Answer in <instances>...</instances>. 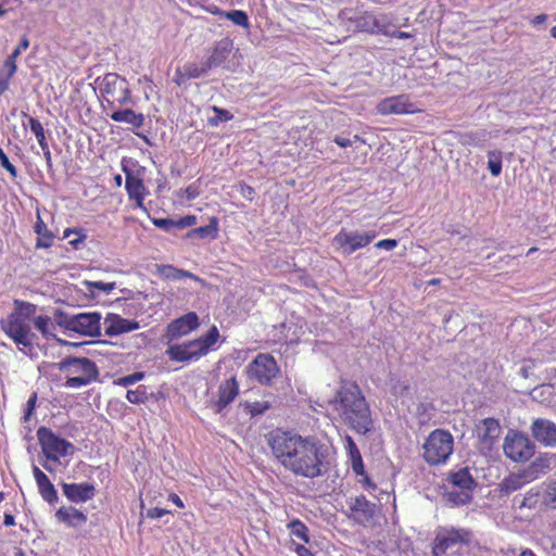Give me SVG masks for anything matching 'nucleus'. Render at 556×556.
I'll return each instance as SVG.
<instances>
[{"label": "nucleus", "mask_w": 556, "mask_h": 556, "mask_svg": "<svg viewBox=\"0 0 556 556\" xmlns=\"http://www.w3.org/2000/svg\"><path fill=\"white\" fill-rule=\"evenodd\" d=\"M33 475L42 500L49 504L56 503L59 500L58 492L48 476L36 465L33 466Z\"/></svg>", "instance_id": "a878e982"}, {"label": "nucleus", "mask_w": 556, "mask_h": 556, "mask_svg": "<svg viewBox=\"0 0 556 556\" xmlns=\"http://www.w3.org/2000/svg\"><path fill=\"white\" fill-rule=\"evenodd\" d=\"M34 231L37 235L35 244L36 249H49L53 245L55 236L51 230L48 229L39 212L37 213Z\"/></svg>", "instance_id": "c756f323"}, {"label": "nucleus", "mask_w": 556, "mask_h": 556, "mask_svg": "<svg viewBox=\"0 0 556 556\" xmlns=\"http://www.w3.org/2000/svg\"><path fill=\"white\" fill-rule=\"evenodd\" d=\"M170 514V510L160 507H153L148 509L147 517L150 519H160L165 515Z\"/></svg>", "instance_id": "052dcab7"}, {"label": "nucleus", "mask_w": 556, "mask_h": 556, "mask_svg": "<svg viewBox=\"0 0 556 556\" xmlns=\"http://www.w3.org/2000/svg\"><path fill=\"white\" fill-rule=\"evenodd\" d=\"M143 378H144V372L136 371L134 374L118 378V380L116 381V384L122 386V387H128V386L139 382Z\"/></svg>", "instance_id": "49530a36"}, {"label": "nucleus", "mask_w": 556, "mask_h": 556, "mask_svg": "<svg viewBox=\"0 0 556 556\" xmlns=\"http://www.w3.org/2000/svg\"><path fill=\"white\" fill-rule=\"evenodd\" d=\"M447 481L460 491H451L447 493L448 501L454 505H465L472 500L471 492L477 486V482L467 467L452 471L447 476Z\"/></svg>", "instance_id": "9b49d317"}, {"label": "nucleus", "mask_w": 556, "mask_h": 556, "mask_svg": "<svg viewBox=\"0 0 556 556\" xmlns=\"http://www.w3.org/2000/svg\"><path fill=\"white\" fill-rule=\"evenodd\" d=\"M274 458L294 477L318 479L331 468L330 446L315 435H302L280 428L266 434Z\"/></svg>", "instance_id": "f257e3e1"}, {"label": "nucleus", "mask_w": 556, "mask_h": 556, "mask_svg": "<svg viewBox=\"0 0 556 556\" xmlns=\"http://www.w3.org/2000/svg\"><path fill=\"white\" fill-rule=\"evenodd\" d=\"M199 7H200L203 11H205V12H207V13L212 14V15H215V16L225 17V13H227L226 11H223V10H222L218 5H216V4H208V5H205V4H201V3H199Z\"/></svg>", "instance_id": "bf43d9fd"}, {"label": "nucleus", "mask_w": 556, "mask_h": 556, "mask_svg": "<svg viewBox=\"0 0 556 556\" xmlns=\"http://www.w3.org/2000/svg\"><path fill=\"white\" fill-rule=\"evenodd\" d=\"M288 528L292 536H295L302 543L308 542V529L302 521L293 520L288 525Z\"/></svg>", "instance_id": "a19ab883"}, {"label": "nucleus", "mask_w": 556, "mask_h": 556, "mask_svg": "<svg viewBox=\"0 0 556 556\" xmlns=\"http://www.w3.org/2000/svg\"><path fill=\"white\" fill-rule=\"evenodd\" d=\"M36 435L47 460L59 463L62 457L71 456L75 452L73 443L59 437L52 429L46 426L39 427Z\"/></svg>", "instance_id": "6e6552de"}, {"label": "nucleus", "mask_w": 556, "mask_h": 556, "mask_svg": "<svg viewBox=\"0 0 556 556\" xmlns=\"http://www.w3.org/2000/svg\"><path fill=\"white\" fill-rule=\"evenodd\" d=\"M72 235L75 237L68 240V244L77 250L86 241L87 235L83 228H66L63 238L68 239Z\"/></svg>", "instance_id": "4c0bfd02"}, {"label": "nucleus", "mask_w": 556, "mask_h": 556, "mask_svg": "<svg viewBox=\"0 0 556 556\" xmlns=\"http://www.w3.org/2000/svg\"><path fill=\"white\" fill-rule=\"evenodd\" d=\"M377 112L382 116L405 115L420 112L409 99L408 94L391 96L382 99L377 104Z\"/></svg>", "instance_id": "2eb2a0df"}, {"label": "nucleus", "mask_w": 556, "mask_h": 556, "mask_svg": "<svg viewBox=\"0 0 556 556\" xmlns=\"http://www.w3.org/2000/svg\"><path fill=\"white\" fill-rule=\"evenodd\" d=\"M245 372L250 379L256 380L260 384L271 386L280 374V368L273 355L260 353L247 366Z\"/></svg>", "instance_id": "9d476101"}, {"label": "nucleus", "mask_w": 556, "mask_h": 556, "mask_svg": "<svg viewBox=\"0 0 556 556\" xmlns=\"http://www.w3.org/2000/svg\"><path fill=\"white\" fill-rule=\"evenodd\" d=\"M212 110L215 113V116L211 117L208 119V123L212 126H216L220 122H228V121H231L233 118V115L229 111H227L225 109H222V108H218V106H213Z\"/></svg>", "instance_id": "c03bdc74"}, {"label": "nucleus", "mask_w": 556, "mask_h": 556, "mask_svg": "<svg viewBox=\"0 0 556 556\" xmlns=\"http://www.w3.org/2000/svg\"><path fill=\"white\" fill-rule=\"evenodd\" d=\"M546 21H547L546 14H539L532 18L531 24L533 26H538V25L544 24Z\"/></svg>", "instance_id": "338daca9"}, {"label": "nucleus", "mask_w": 556, "mask_h": 556, "mask_svg": "<svg viewBox=\"0 0 556 556\" xmlns=\"http://www.w3.org/2000/svg\"><path fill=\"white\" fill-rule=\"evenodd\" d=\"M346 507V516L361 525L369 522L374 517L372 505L365 495L350 497Z\"/></svg>", "instance_id": "a211bd4d"}, {"label": "nucleus", "mask_w": 556, "mask_h": 556, "mask_svg": "<svg viewBox=\"0 0 556 556\" xmlns=\"http://www.w3.org/2000/svg\"><path fill=\"white\" fill-rule=\"evenodd\" d=\"M195 343L192 340L181 344H174L168 346L166 355L170 361L178 363H188L201 358V353L195 349Z\"/></svg>", "instance_id": "5701e85b"}, {"label": "nucleus", "mask_w": 556, "mask_h": 556, "mask_svg": "<svg viewBox=\"0 0 556 556\" xmlns=\"http://www.w3.org/2000/svg\"><path fill=\"white\" fill-rule=\"evenodd\" d=\"M239 394V382L236 376L223 381L217 391V400L214 402V407L217 413H222Z\"/></svg>", "instance_id": "4be33fe9"}, {"label": "nucleus", "mask_w": 556, "mask_h": 556, "mask_svg": "<svg viewBox=\"0 0 556 556\" xmlns=\"http://www.w3.org/2000/svg\"><path fill=\"white\" fill-rule=\"evenodd\" d=\"M105 114L116 123H126L137 129L141 128L144 124V115L131 109L114 108L110 112H105Z\"/></svg>", "instance_id": "bb28decb"}, {"label": "nucleus", "mask_w": 556, "mask_h": 556, "mask_svg": "<svg viewBox=\"0 0 556 556\" xmlns=\"http://www.w3.org/2000/svg\"><path fill=\"white\" fill-rule=\"evenodd\" d=\"M60 370L66 372L64 386L73 389L88 386L99 376L96 363L87 357H66L60 363Z\"/></svg>", "instance_id": "423d86ee"}, {"label": "nucleus", "mask_w": 556, "mask_h": 556, "mask_svg": "<svg viewBox=\"0 0 556 556\" xmlns=\"http://www.w3.org/2000/svg\"><path fill=\"white\" fill-rule=\"evenodd\" d=\"M0 164L10 174L12 178L17 177L16 167L10 162L8 155L5 154L2 148H0Z\"/></svg>", "instance_id": "de8ad7c7"}, {"label": "nucleus", "mask_w": 556, "mask_h": 556, "mask_svg": "<svg viewBox=\"0 0 556 556\" xmlns=\"http://www.w3.org/2000/svg\"><path fill=\"white\" fill-rule=\"evenodd\" d=\"M503 154L500 150H491L488 152V169L493 177H497L502 173Z\"/></svg>", "instance_id": "c9c22d12"}, {"label": "nucleus", "mask_w": 556, "mask_h": 556, "mask_svg": "<svg viewBox=\"0 0 556 556\" xmlns=\"http://www.w3.org/2000/svg\"><path fill=\"white\" fill-rule=\"evenodd\" d=\"M126 173L125 189L129 200H134L137 208H144L143 201L147 195V188L140 177L135 176L124 167Z\"/></svg>", "instance_id": "393cba45"}, {"label": "nucleus", "mask_w": 556, "mask_h": 556, "mask_svg": "<svg viewBox=\"0 0 556 556\" xmlns=\"http://www.w3.org/2000/svg\"><path fill=\"white\" fill-rule=\"evenodd\" d=\"M155 273L161 279L165 281H176L184 278L199 280L194 274L185 269L176 268L173 265H156Z\"/></svg>", "instance_id": "7c9ffc66"}, {"label": "nucleus", "mask_w": 556, "mask_h": 556, "mask_svg": "<svg viewBox=\"0 0 556 556\" xmlns=\"http://www.w3.org/2000/svg\"><path fill=\"white\" fill-rule=\"evenodd\" d=\"M377 237V231L370 230L364 233L357 231H348L342 228L334 237L333 243L336 248L343 254L350 255L356 250L369 245Z\"/></svg>", "instance_id": "f8f14e48"}, {"label": "nucleus", "mask_w": 556, "mask_h": 556, "mask_svg": "<svg viewBox=\"0 0 556 556\" xmlns=\"http://www.w3.org/2000/svg\"><path fill=\"white\" fill-rule=\"evenodd\" d=\"M101 104L104 112L122 108L131 102V90L126 78L116 73H108L99 84Z\"/></svg>", "instance_id": "39448f33"}, {"label": "nucleus", "mask_w": 556, "mask_h": 556, "mask_svg": "<svg viewBox=\"0 0 556 556\" xmlns=\"http://www.w3.org/2000/svg\"><path fill=\"white\" fill-rule=\"evenodd\" d=\"M345 443H346L348 463L350 464L351 469L353 470V472L355 473L356 477H361L359 482L365 488L374 489L375 484L371 482L370 478L366 473L361 451L358 450L353 438L350 435H346Z\"/></svg>", "instance_id": "f3484780"}, {"label": "nucleus", "mask_w": 556, "mask_h": 556, "mask_svg": "<svg viewBox=\"0 0 556 556\" xmlns=\"http://www.w3.org/2000/svg\"><path fill=\"white\" fill-rule=\"evenodd\" d=\"M333 141L336 142V144H338L340 148H348L352 144V141L348 138H343V137H340V136H336L333 138Z\"/></svg>", "instance_id": "0e129e2a"}, {"label": "nucleus", "mask_w": 556, "mask_h": 556, "mask_svg": "<svg viewBox=\"0 0 556 556\" xmlns=\"http://www.w3.org/2000/svg\"><path fill=\"white\" fill-rule=\"evenodd\" d=\"M476 435L479 450L483 453H490L502 435L500 421L493 417L480 420L476 425Z\"/></svg>", "instance_id": "ddd939ff"}, {"label": "nucleus", "mask_w": 556, "mask_h": 556, "mask_svg": "<svg viewBox=\"0 0 556 556\" xmlns=\"http://www.w3.org/2000/svg\"><path fill=\"white\" fill-rule=\"evenodd\" d=\"M3 523H4V526H7V527L14 526V525H15V518H14V516H13L12 514H5V515H4Z\"/></svg>", "instance_id": "774afa93"}, {"label": "nucleus", "mask_w": 556, "mask_h": 556, "mask_svg": "<svg viewBox=\"0 0 556 556\" xmlns=\"http://www.w3.org/2000/svg\"><path fill=\"white\" fill-rule=\"evenodd\" d=\"M481 138L478 132H467L463 136V144L467 146H481L480 144Z\"/></svg>", "instance_id": "13d9d810"}, {"label": "nucleus", "mask_w": 556, "mask_h": 556, "mask_svg": "<svg viewBox=\"0 0 556 556\" xmlns=\"http://www.w3.org/2000/svg\"><path fill=\"white\" fill-rule=\"evenodd\" d=\"M59 522L70 528H79L87 521V516L74 506H62L55 511Z\"/></svg>", "instance_id": "cd10ccee"}, {"label": "nucleus", "mask_w": 556, "mask_h": 556, "mask_svg": "<svg viewBox=\"0 0 556 556\" xmlns=\"http://www.w3.org/2000/svg\"><path fill=\"white\" fill-rule=\"evenodd\" d=\"M503 451L511 462L525 464L534 456L535 445L526 433L510 429L504 438Z\"/></svg>", "instance_id": "1a4fd4ad"}, {"label": "nucleus", "mask_w": 556, "mask_h": 556, "mask_svg": "<svg viewBox=\"0 0 556 556\" xmlns=\"http://www.w3.org/2000/svg\"><path fill=\"white\" fill-rule=\"evenodd\" d=\"M216 65L213 58H210L203 64L186 63L182 67H177L173 77V81L177 86L185 85L189 79L199 78L207 73L212 66Z\"/></svg>", "instance_id": "aec40b11"}, {"label": "nucleus", "mask_w": 556, "mask_h": 556, "mask_svg": "<svg viewBox=\"0 0 556 556\" xmlns=\"http://www.w3.org/2000/svg\"><path fill=\"white\" fill-rule=\"evenodd\" d=\"M453 448V435L447 430L435 429L430 432L422 445V456L429 465H441L446 463Z\"/></svg>", "instance_id": "0eeeda50"}, {"label": "nucleus", "mask_w": 556, "mask_h": 556, "mask_svg": "<svg viewBox=\"0 0 556 556\" xmlns=\"http://www.w3.org/2000/svg\"><path fill=\"white\" fill-rule=\"evenodd\" d=\"M168 501L176 505L178 508H184L185 504L176 493H169Z\"/></svg>", "instance_id": "69168bd1"}, {"label": "nucleus", "mask_w": 556, "mask_h": 556, "mask_svg": "<svg viewBox=\"0 0 556 556\" xmlns=\"http://www.w3.org/2000/svg\"><path fill=\"white\" fill-rule=\"evenodd\" d=\"M126 399L131 404H143L149 399L148 388L143 384L138 386L136 389L128 390Z\"/></svg>", "instance_id": "58836bf2"}, {"label": "nucleus", "mask_w": 556, "mask_h": 556, "mask_svg": "<svg viewBox=\"0 0 556 556\" xmlns=\"http://www.w3.org/2000/svg\"><path fill=\"white\" fill-rule=\"evenodd\" d=\"M472 540L471 531L464 528H439L431 544L432 556L462 555Z\"/></svg>", "instance_id": "20e7f679"}, {"label": "nucleus", "mask_w": 556, "mask_h": 556, "mask_svg": "<svg viewBox=\"0 0 556 556\" xmlns=\"http://www.w3.org/2000/svg\"><path fill=\"white\" fill-rule=\"evenodd\" d=\"M293 551L298 554V556H315L308 548L301 543H292Z\"/></svg>", "instance_id": "e2e57ef3"}, {"label": "nucleus", "mask_w": 556, "mask_h": 556, "mask_svg": "<svg viewBox=\"0 0 556 556\" xmlns=\"http://www.w3.org/2000/svg\"><path fill=\"white\" fill-rule=\"evenodd\" d=\"M531 434L536 442L546 447L556 446V425L545 418H536L531 425Z\"/></svg>", "instance_id": "6ab92c4d"}, {"label": "nucleus", "mask_w": 556, "mask_h": 556, "mask_svg": "<svg viewBox=\"0 0 556 556\" xmlns=\"http://www.w3.org/2000/svg\"><path fill=\"white\" fill-rule=\"evenodd\" d=\"M197 217L194 215H186L178 220H175L176 228L184 229L195 225Z\"/></svg>", "instance_id": "4d7b16f0"}, {"label": "nucleus", "mask_w": 556, "mask_h": 556, "mask_svg": "<svg viewBox=\"0 0 556 556\" xmlns=\"http://www.w3.org/2000/svg\"><path fill=\"white\" fill-rule=\"evenodd\" d=\"M200 326L199 316L195 312H189L174 320H172L165 329L164 338L172 342L185 337L195 330Z\"/></svg>", "instance_id": "dca6fc26"}, {"label": "nucleus", "mask_w": 556, "mask_h": 556, "mask_svg": "<svg viewBox=\"0 0 556 556\" xmlns=\"http://www.w3.org/2000/svg\"><path fill=\"white\" fill-rule=\"evenodd\" d=\"M37 306L29 302L15 301V309L5 321H2V329L17 345L33 348L35 333L30 330V320L35 316Z\"/></svg>", "instance_id": "7ed1b4c3"}, {"label": "nucleus", "mask_w": 556, "mask_h": 556, "mask_svg": "<svg viewBox=\"0 0 556 556\" xmlns=\"http://www.w3.org/2000/svg\"><path fill=\"white\" fill-rule=\"evenodd\" d=\"M181 195H184L188 201L194 200L199 197L200 190L195 185H189L185 189L180 190Z\"/></svg>", "instance_id": "5fc2aeb1"}, {"label": "nucleus", "mask_w": 556, "mask_h": 556, "mask_svg": "<svg viewBox=\"0 0 556 556\" xmlns=\"http://www.w3.org/2000/svg\"><path fill=\"white\" fill-rule=\"evenodd\" d=\"M90 286L98 291H102L104 293H110L115 289L116 283L115 282H104V281H92V282H90Z\"/></svg>", "instance_id": "603ef678"}, {"label": "nucleus", "mask_w": 556, "mask_h": 556, "mask_svg": "<svg viewBox=\"0 0 556 556\" xmlns=\"http://www.w3.org/2000/svg\"><path fill=\"white\" fill-rule=\"evenodd\" d=\"M247 408L249 409L251 415L255 416V415H261V414L265 413L267 409H269L270 404L268 402H257L256 401L253 403H248Z\"/></svg>", "instance_id": "09e8293b"}, {"label": "nucleus", "mask_w": 556, "mask_h": 556, "mask_svg": "<svg viewBox=\"0 0 556 556\" xmlns=\"http://www.w3.org/2000/svg\"><path fill=\"white\" fill-rule=\"evenodd\" d=\"M329 405L339 419L358 434L374 428L369 404L356 381L342 379Z\"/></svg>", "instance_id": "f03ea898"}, {"label": "nucleus", "mask_w": 556, "mask_h": 556, "mask_svg": "<svg viewBox=\"0 0 556 556\" xmlns=\"http://www.w3.org/2000/svg\"><path fill=\"white\" fill-rule=\"evenodd\" d=\"M101 316L99 313H80L65 320L66 329L83 336L97 337L101 332Z\"/></svg>", "instance_id": "4468645a"}, {"label": "nucleus", "mask_w": 556, "mask_h": 556, "mask_svg": "<svg viewBox=\"0 0 556 556\" xmlns=\"http://www.w3.org/2000/svg\"><path fill=\"white\" fill-rule=\"evenodd\" d=\"M355 27L366 33H383L384 24L372 12H363L354 20Z\"/></svg>", "instance_id": "c85d7f7f"}, {"label": "nucleus", "mask_w": 556, "mask_h": 556, "mask_svg": "<svg viewBox=\"0 0 556 556\" xmlns=\"http://www.w3.org/2000/svg\"><path fill=\"white\" fill-rule=\"evenodd\" d=\"M240 194L248 201H253L255 197V189L245 182L239 184Z\"/></svg>", "instance_id": "864d4df0"}, {"label": "nucleus", "mask_w": 556, "mask_h": 556, "mask_svg": "<svg viewBox=\"0 0 556 556\" xmlns=\"http://www.w3.org/2000/svg\"><path fill=\"white\" fill-rule=\"evenodd\" d=\"M29 47V41L26 37H24L20 45L11 52V54L5 59L4 63L11 65L13 67H17L16 59L21 55L23 51H25Z\"/></svg>", "instance_id": "a18cd8bd"}, {"label": "nucleus", "mask_w": 556, "mask_h": 556, "mask_svg": "<svg viewBox=\"0 0 556 556\" xmlns=\"http://www.w3.org/2000/svg\"><path fill=\"white\" fill-rule=\"evenodd\" d=\"M36 402H37V393L34 392L26 402V409H25V415H24L25 421H28L30 419V417L33 416L34 410L36 408Z\"/></svg>", "instance_id": "3c124183"}, {"label": "nucleus", "mask_w": 556, "mask_h": 556, "mask_svg": "<svg viewBox=\"0 0 556 556\" xmlns=\"http://www.w3.org/2000/svg\"><path fill=\"white\" fill-rule=\"evenodd\" d=\"M218 339L219 331L216 326H212L204 336L192 341L197 344L195 349L199 350L201 356H205L214 348Z\"/></svg>", "instance_id": "2f4dec72"}, {"label": "nucleus", "mask_w": 556, "mask_h": 556, "mask_svg": "<svg viewBox=\"0 0 556 556\" xmlns=\"http://www.w3.org/2000/svg\"><path fill=\"white\" fill-rule=\"evenodd\" d=\"M523 484L522 477L519 475H509L502 482V490L510 493L519 490Z\"/></svg>", "instance_id": "37998d69"}, {"label": "nucleus", "mask_w": 556, "mask_h": 556, "mask_svg": "<svg viewBox=\"0 0 556 556\" xmlns=\"http://www.w3.org/2000/svg\"><path fill=\"white\" fill-rule=\"evenodd\" d=\"M66 498L73 503H85L96 495L94 485L89 482L62 483Z\"/></svg>", "instance_id": "b1692460"}, {"label": "nucleus", "mask_w": 556, "mask_h": 556, "mask_svg": "<svg viewBox=\"0 0 556 556\" xmlns=\"http://www.w3.org/2000/svg\"><path fill=\"white\" fill-rule=\"evenodd\" d=\"M35 328L41 332L42 337L47 340L55 338V325L51 317L47 315H39L33 317Z\"/></svg>", "instance_id": "72a5a7b5"}, {"label": "nucleus", "mask_w": 556, "mask_h": 556, "mask_svg": "<svg viewBox=\"0 0 556 556\" xmlns=\"http://www.w3.org/2000/svg\"><path fill=\"white\" fill-rule=\"evenodd\" d=\"M542 503L546 507L556 510V478L545 484L542 493Z\"/></svg>", "instance_id": "e433bc0d"}, {"label": "nucleus", "mask_w": 556, "mask_h": 556, "mask_svg": "<svg viewBox=\"0 0 556 556\" xmlns=\"http://www.w3.org/2000/svg\"><path fill=\"white\" fill-rule=\"evenodd\" d=\"M105 334L115 337L139 329L140 325L135 319H127L118 314H108L104 318Z\"/></svg>", "instance_id": "412c9836"}, {"label": "nucleus", "mask_w": 556, "mask_h": 556, "mask_svg": "<svg viewBox=\"0 0 556 556\" xmlns=\"http://www.w3.org/2000/svg\"><path fill=\"white\" fill-rule=\"evenodd\" d=\"M28 125H29L31 132L35 135L36 139L46 136L45 128L39 119H37L33 116H29Z\"/></svg>", "instance_id": "8fccbe9b"}, {"label": "nucleus", "mask_w": 556, "mask_h": 556, "mask_svg": "<svg viewBox=\"0 0 556 556\" xmlns=\"http://www.w3.org/2000/svg\"><path fill=\"white\" fill-rule=\"evenodd\" d=\"M225 18L231 21L235 25L243 27L245 29L250 28L249 16L247 12L242 10H232L225 13Z\"/></svg>", "instance_id": "79ce46f5"}, {"label": "nucleus", "mask_w": 556, "mask_h": 556, "mask_svg": "<svg viewBox=\"0 0 556 556\" xmlns=\"http://www.w3.org/2000/svg\"><path fill=\"white\" fill-rule=\"evenodd\" d=\"M17 67H13L3 63L0 71V97L9 89L12 77L15 75Z\"/></svg>", "instance_id": "ea45409f"}, {"label": "nucleus", "mask_w": 556, "mask_h": 556, "mask_svg": "<svg viewBox=\"0 0 556 556\" xmlns=\"http://www.w3.org/2000/svg\"><path fill=\"white\" fill-rule=\"evenodd\" d=\"M540 501V492L531 489L522 496H516L514 498V505L519 509L522 508H535Z\"/></svg>", "instance_id": "f704fd0d"}, {"label": "nucleus", "mask_w": 556, "mask_h": 556, "mask_svg": "<svg viewBox=\"0 0 556 556\" xmlns=\"http://www.w3.org/2000/svg\"><path fill=\"white\" fill-rule=\"evenodd\" d=\"M375 247L377 249L391 251L397 247V240L395 239H382L378 241Z\"/></svg>", "instance_id": "680f3d73"}, {"label": "nucleus", "mask_w": 556, "mask_h": 556, "mask_svg": "<svg viewBox=\"0 0 556 556\" xmlns=\"http://www.w3.org/2000/svg\"><path fill=\"white\" fill-rule=\"evenodd\" d=\"M153 224L165 231H169L173 228H176L175 220L170 218H156L153 219Z\"/></svg>", "instance_id": "6e6d98bb"}, {"label": "nucleus", "mask_w": 556, "mask_h": 556, "mask_svg": "<svg viewBox=\"0 0 556 556\" xmlns=\"http://www.w3.org/2000/svg\"><path fill=\"white\" fill-rule=\"evenodd\" d=\"M219 231V222L218 218L215 216L210 217V222L205 226H201L198 228H193L188 232V237H198L201 239L210 238V239H216L218 237Z\"/></svg>", "instance_id": "473e14b6"}]
</instances>
